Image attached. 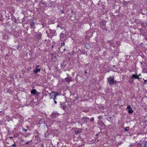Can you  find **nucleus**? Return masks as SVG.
Listing matches in <instances>:
<instances>
[{
  "instance_id": "nucleus-1",
  "label": "nucleus",
  "mask_w": 147,
  "mask_h": 147,
  "mask_svg": "<svg viewBox=\"0 0 147 147\" xmlns=\"http://www.w3.org/2000/svg\"><path fill=\"white\" fill-rule=\"evenodd\" d=\"M50 99H53V100H56V96L59 95V94L57 92H52L49 93Z\"/></svg>"
},
{
  "instance_id": "nucleus-2",
  "label": "nucleus",
  "mask_w": 147,
  "mask_h": 147,
  "mask_svg": "<svg viewBox=\"0 0 147 147\" xmlns=\"http://www.w3.org/2000/svg\"><path fill=\"white\" fill-rule=\"evenodd\" d=\"M108 81L109 84L113 85V83L114 82V78L113 77L110 76L108 78Z\"/></svg>"
},
{
  "instance_id": "nucleus-3",
  "label": "nucleus",
  "mask_w": 147,
  "mask_h": 147,
  "mask_svg": "<svg viewBox=\"0 0 147 147\" xmlns=\"http://www.w3.org/2000/svg\"><path fill=\"white\" fill-rule=\"evenodd\" d=\"M106 23L104 22H102V23L100 24V27L103 30L107 31V29L105 27Z\"/></svg>"
},
{
  "instance_id": "nucleus-4",
  "label": "nucleus",
  "mask_w": 147,
  "mask_h": 147,
  "mask_svg": "<svg viewBox=\"0 0 147 147\" xmlns=\"http://www.w3.org/2000/svg\"><path fill=\"white\" fill-rule=\"evenodd\" d=\"M30 24L31 26V27L33 28V29H34L36 28V27H34V26L35 24V22L33 20L31 19L30 20Z\"/></svg>"
},
{
  "instance_id": "nucleus-5",
  "label": "nucleus",
  "mask_w": 147,
  "mask_h": 147,
  "mask_svg": "<svg viewBox=\"0 0 147 147\" xmlns=\"http://www.w3.org/2000/svg\"><path fill=\"white\" fill-rule=\"evenodd\" d=\"M131 77V78L133 79V80H134L135 79H137L139 80H140L141 78L140 77H139L138 76H137V74H132Z\"/></svg>"
},
{
  "instance_id": "nucleus-6",
  "label": "nucleus",
  "mask_w": 147,
  "mask_h": 147,
  "mask_svg": "<svg viewBox=\"0 0 147 147\" xmlns=\"http://www.w3.org/2000/svg\"><path fill=\"white\" fill-rule=\"evenodd\" d=\"M126 109H128V113L129 114H131L133 112V111L132 110V108L131 107V106L130 105L127 106V108H126Z\"/></svg>"
},
{
  "instance_id": "nucleus-7",
  "label": "nucleus",
  "mask_w": 147,
  "mask_h": 147,
  "mask_svg": "<svg viewBox=\"0 0 147 147\" xmlns=\"http://www.w3.org/2000/svg\"><path fill=\"white\" fill-rule=\"evenodd\" d=\"M66 37V33L64 34L61 33L60 35V38L61 40V41H63V39L65 38Z\"/></svg>"
},
{
  "instance_id": "nucleus-8",
  "label": "nucleus",
  "mask_w": 147,
  "mask_h": 147,
  "mask_svg": "<svg viewBox=\"0 0 147 147\" xmlns=\"http://www.w3.org/2000/svg\"><path fill=\"white\" fill-rule=\"evenodd\" d=\"M65 80L67 82L69 83L72 81L71 78V77H67L65 79Z\"/></svg>"
},
{
  "instance_id": "nucleus-9",
  "label": "nucleus",
  "mask_w": 147,
  "mask_h": 147,
  "mask_svg": "<svg viewBox=\"0 0 147 147\" xmlns=\"http://www.w3.org/2000/svg\"><path fill=\"white\" fill-rule=\"evenodd\" d=\"M86 36L87 38H90L92 36V34H91V33L90 31H88L86 32Z\"/></svg>"
},
{
  "instance_id": "nucleus-10",
  "label": "nucleus",
  "mask_w": 147,
  "mask_h": 147,
  "mask_svg": "<svg viewBox=\"0 0 147 147\" xmlns=\"http://www.w3.org/2000/svg\"><path fill=\"white\" fill-rule=\"evenodd\" d=\"M81 132V130L80 128L76 129L75 131L76 134H78Z\"/></svg>"
},
{
  "instance_id": "nucleus-11",
  "label": "nucleus",
  "mask_w": 147,
  "mask_h": 147,
  "mask_svg": "<svg viewBox=\"0 0 147 147\" xmlns=\"http://www.w3.org/2000/svg\"><path fill=\"white\" fill-rule=\"evenodd\" d=\"M36 92L37 91L36 89H32L31 91V94H33V95H35L36 94Z\"/></svg>"
},
{
  "instance_id": "nucleus-12",
  "label": "nucleus",
  "mask_w": 147,
  "mask_h": 147,
  "mask_svg": "<svg viewBox=\"0 0 147 147\" xmlns=\"http://www.w3.org/2000/svg\"><path fill=\"white\" fill-rule=\"evenodd\" d=\"M48 34V35L50 36V37H51L54 36V33L53 32H51V31L49 33H48V32H46Z\"/></svg>"
},
{
  "instance_id": "nucleus-13",
  "label": "nucleus",
  "mask_w": 147,
  "mask_h": 147,
  "mask_svg": "<svg viewBox=\"0 0 147 147\" xmlns=\"http://www.w3.org/2000/svg\"><path fill=\"white\" fill-rule=\"evenodd\" d=\"M41 33L40 32L38 34L36 35V38L40 40L41 38Z\"/></svg>"
},
{
  "instance_id": "nucleus-14",
  "label": "nucleus",
  "mask_w": 147,
  "mask_h": 147,
  "mask_svg": "<svg viewBox=\"0 0 147 147\" xmlns=\"http://www.w3.org/2000/svg\"><path fill=\"white\" fill-rule=\"evenodd\" d=\"M89 119V118L87 117H84L82 118V120L83 121V123H86L87 120Z\"/></svg>"
},
{
  "instance_id": "nucleus-15",
  "label": "nucleus",
  "mask_w": 147,
  "mask_h": 147,
  "mask_svg": "<svg viewBox=\"0 0 147 147\" xmlns=\"http://www.w3.org/2000/svg\"><path fill=\"white\" fill-rule=\"evenodd\" d=\"M40 68H36L35 70L34 71V72L36 73L38 72H40Z\"/></svg>"
},
{
  "instance_id": "nucleus-16",
  "label": "nucleus",
  "mask_w": 147,
  "mask_h": 147,
  "mask_svg": "<svg viewBox=\"0 0 147 147\" xmlns=\"http://www.w3.org/2000/svg\"><path fill=\"white\" fill-rule=\"evenodd\" d=\"M85 47L87 49H88L90 48V46L88 43H86L85 45Z\"/></svg>"
},
{
  "instance_id": "nucleus-17",
  "label": "nucleus",
  "mask_w": 147,
  "mask_h": 147,
  "mask_svg": "<svg viewBox=\"0 0 147 147\" xmlns=\"http://www.w3.org/2000/svg\"><path fill=\"white\" fill-rule=\"evenodd\" d=\"M143 72L144 73H147V66L143 69Z\"/></svg>"
},
{
  "instance_id": "nucleus-18",
  "label": "nucleus",
  "mask_w": 147,
  "mask_h": 147,
  "mask_svg": "<svg viewBox=\"0 0 147 147\" xmlns=\"http://www.w3.org/2000/svg\"><path fill=\"white\" fill-rule=\"evenodd\" d=\"M61 106L62 109L63 110H65L66 109V106L65 104H61Z\"/></svg>"
},
{
  "instance_id": "nucleus-19",
  "label": "nucleus",
  "mask_w": 147,
  "mask_h": 147,
  "mask_svg": "<svg viewBox=\"0 0 147 147\" xmlns=\"http://www.w3.org/2000/svg\"><path fill=\"white\" fill-rule=\"evenodd\" d=\"M134 80L131 78V77L129 79V82L130 84H132L133 83Z\"/></svg>"
},
{
  "instance_id": "nucleus-20",
  "label": "nucleus",
  "mask_w": 147,
  "mask_h": 147,
  "mask_svg": "<svg viewBox=\"0 0 147 147\" xmlns=\"http://www.w3.org/2000/svg\"><path fill=\"white\" fill-rule=\"evenodd\" d=\"M62 48V47L61 48L60 47L58 49V50L59 51H60V50H61V51H60L62 52H63V51H64L65 50V49H63L62 50H61Z\"/></svg>"
},
{
  "instance_id": "nucleus-21",
  "label": "nucleus",
  "mask_w": 147,
  "mask_h": 147,
  "mask_svg": "<svg viewBox=\"0 0 147 147\" xmlns=\"http://www.w3.org/2000/svg\"><path fill=\"white\" fill-rule=\"evenodd\" d=\"M9 77L11 79V80H14V78H13V76L12 75H10L9 76Z\"/></svg>"
},
{
  "instance_id": "nucleus-22",
  "label": "nucleus",
  "mask_w": 147,
  "mask_h": 147,
  "mask_svg": "<svg viewBox=\"0 0 147 147\" xmlns=\"http://www.w3.org/2000/svg\"><path fill=\"white\" fill-rule=\"evenodd\" d=\"M56 114V115H58V114H57V113H54L52 114V116L54 117H56V116L55 115V116H54V115Z\"/></svg>"
},
{
  "instance_id": "nucleus-23",
  "label": "nucleus",
  "mask_w": 147,
  "mask_h": 147,
  "mask_svg": "<svg viewBox=\"0 0 147 147\" xmlns=\"http://www.w3.org/2000/svg\"><path fill=\"white\" fill-rule=\"evenodd\" d=\"M129 127H127L125 128L124 130H125V131H128L129 130Z\"/></svg>"
},
{
  "instance_id": "nucleus-24",
  "label": "nucleus",
  "mask_w": 147,
  "mask_h": 147,
  "mask_svg": "<svg viewBox=\"0 0 147 147\" xmlns=\"http://www.w3.org/2000/svg\"><path fill=\"white\" fill-rule=\"evenodd\" d=\"M40 94H41V93L40 92H36V96H38L40 95Z\"/></svg>"
},
{
  "instance_id": "nucleus-25",
  "label": "nucleus",
  "mask_w": 147,
  "mask_h": 147,
  "mask_svg": "<svg viewBox=\"0 0 147 147\" xmlns=\"http://www.w3.org/2000/svg\"><path fill=\"white\" fill-rule=\"evenodd\" d=\"M94 120V119L93 118H90V121L91 122H93Z\"/></svg>"
},
{
  "instance_id": "nucleus-26",
  "label": "nucleus",
  "mask_w": 147,
  "mask_h": 147,
  "mask_svg": "<svg viewBox=\"0 0 147 147\" xmlns=\"http://www.w3.org/2000/svg\"><path fill=\"white\" fill-rule=\"evenodd\" d=\"M11 146L12 147H16V144L14 143L11 145Z\"/></svg>"
},
{
  "instance_id": "nucleus-27",
  "label": "nucleus",
  "mask_w": 147,
  "mask_h": 147,
  "mask_svg": "<svg viewBox=\"0 0 147 147\" xmlns=\"http://www.w3.org/2000/svg\"><path fill=\"white\" fill-rule=\"evenodd\" d=\"M65 44V43L64 42H62L61 43V46H64Z\"/></svg>"
},
{
  "instance_id": "nucleus-28",
  "label": "nucleus",
  "mask_w": 147,
  "mask_h": 147,
  "mask_svg": "<svg viewBox=\"0 0 147 147\" xmlns=\"http://www.w3.org/2000/svg\"><path fill=\"white\" fill-rule=\"evenodd\" d=\"M23 130L25 132H26L28 131V129L23 128Z\"/></svg>"
},
{
  "instance_id": "nucleus-29",
  "label": "nucleus",
  "mask_w": 147,
  "mask_h": 147,
  "mask_svg": "<svg viewBox=\"0 0 147 147\" xmlns=\"http://www.w3.org/2000/svg\"><path fill=\"white\" fill-rule=\"evenodd\" d=\"M143 80H144V83H146V84H147V83L146 82H147V80H144V78H143Z\"/></svg>"
},
{
  "instance_id": "nucleus-30",
  "label": "nucleus",
  "mask_w": 147,
  "mask_h": 147,
  "mask_svg": "<svg viewBox=\"0 0 147 147\" xmlns=\"http://www.w3.org/2000/svg\"><path fill=\"white\" fill-rule=\"evenodd\" d=\"M117 82L116 81L114 80V83H113V85H114L115 84H117Z\"/></svg>"
},
{
  "instance_id": "nucleus-31",
  "label": "nucleus",
  "mask_w": 147,
  "mask_h": 147,
  "mask_svg": "<svg viewBox=\"0 0 147 147\" xmlns=\"http://www.w3.org/2000/svg\"><path fill=\"white\" fill-rule=\"evenodd\" d=\"M137 76H138V77H139L140 76H141V74H139L138 75H137Z\"/></svg>"
},
{
  "instance_id": "nucleus-32",
  "label": "nucleus",
  "mask_w": 147,
  "mask_h": 147,
  "mask_svg": "<svg viewBox=\"0 0 147 147\" xmlns=\"http://www.w3.org/2000/svg\"><path fill=\"white\" fill-rule=\"evenodd\" d=\"M28 143H29V142L28 141V142H26V144L27 145V144H28Z\"/></svg>"
},
{
  "instance_id": "nucleus-33",
  "label": "nucleus",
  "mask_w": 147,
  "mask_h": 147,
  "mask_svg": "<svg viewBox=\"0 0 147 147\" xmlns=\"http://www.w3.org/2000/svg\"><path fill=\"white\" fill-rule=\"evenodd\" d=\"M84 72L85 74H86L87 73V71H84Z\"/></svg>"
},
{
  "instance_id": "nucleus-34",
  "label": "nucleus",
  "mask_w": 147,
  "mask_h": 147,
  "mask_svg": "<svg viewBox=\"0 0 147 147\" xmlns=\"http://www.w3.org/2000/svg\"><path fill=\"white\" fill-rule=\"evenodd\" d=\"M39 67V65H37L36 66V68H38V67Z\"/></svg>"
},
{
  "instance_id": "nucleus-35",
  "label": "nucleus",
  "mask_w": 147,
  "mask_h": 147,
  "mask_svg": "<svg viewBox=\"0 0 147 147\" xmlns=\"http://www.w3.org/2000/svg\"><path fill=\"white\" fill-rule=\"evenodd\" d=\"M54 103L55 104L57 103V102L56 101V100H54Z\"/></svg>"
},
{
  "instance_id": "nucleus-36",
  "label": "nucleus",
  "mask_w": 147,
  "mask_h": 147,
  "mask_svg": "<svg viewBox=\"0 0 147 147\" xmlns=\"http://www.w3.org/2000/svg\"><path fill=\"white\" fill-rule=\"evenodd\" d=\"M76 99H78V96H77L75 97Z\"/></svg>"
},
{
  "instance_id": "nucleus-37",
  "label": "nucleus",
  "mask_w": 147,
  "mask_h": 147,
  "mask_svg": "<svg viewBox=\"0 0 147 147\" xmlns=\"http://www.w3.org/2000/svg\"><path fill=\"white\" fill-rule=\"evenodd\" d=\"M100 116H98V118L99 119H100Z\"/></svg>"
},
{
  "instance_id": "nucleus-38",
  "label": "nucleus",
  "mask_w": 147,
  "mask_h": 147,
  "mask_svg": "<svg viewBox=\"0 0 147 147\" xmlns=\"http://www.w3.org/2000/svg\"><path fill=\"white\" fill-rule=\"evenodd\" d=\"M9 138H10V139H12V137H9Z\"/></svg>"
},
{
  "instance_id": "nucleus-39",
  "label": "nucleus",
  "mask_w": 147,
  "mask_h": 147,
  "mask_svg": "<svg viewBox=\"0 0 147 147\" xmlns=\"http://www.w3.org/2000/svg\"><path fill=\"white\" fill-rule=\"evenodd\" d=\"M24 140V139H23V140H22V141H23Z\"/></svg>"
}]
</instances>
